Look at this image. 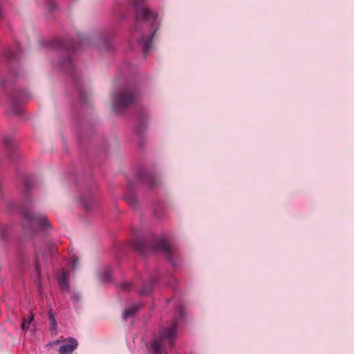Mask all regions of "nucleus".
I'll return each mask as SVG.
<instances>
[{"instance_id": "3", "label": "nucleus", "mask_w": 354, "mask_h": 354, "mask_svg": "<svg viewBox=\"0 0 354 354\" xmlns=\"http://www.w3.org/2000/svg\"><path fill=\"white\" fill-rule=\"evenodd\" d=\"M136 249L142 255L150 252L160 251L163 252L169 261H171V248L163 239L156 240L153 243H149L144 240H137L135 243Z\"/></svg>"}, {"instance_id": "20", "label": "nucleus", "mask_w": 354, "mask_h": 354, "mask_svg": "<svg viewBox=\"0 0 354 354\" xmlns=\"http://www.w3.org/2000/svg\"><path fill=\"white\" fill-rule=\"evenodd\" d=\"M50 322L51 328L53 329H55L56 326H57V324H56V322H55L54 317L51 315H50Z\"/></svg>"}, {"instance_id": "7", "label": "nucleus", "mask_w": 354, "mask_h": 354, "mask_svg": "<svg viewBox=\"0 0 354 354\" xmlns=\"http://www.w3.org/2000/svg\"><path fill=\"white\" fill-rule=\"evenodd\" d=\"M57 245L53 243H48L42 250L43 257L47 259L53 257L57 253Z\"/></svg>"}, {"instance_id": "28", "label": "nucleus", "mask_w": 354, "mask_h": 354, "mask_svg": "<svg viewBox=\"0 0 354 354\" xmlns=\"http://www.w3.org/2000/svg\"><path fill=\"white\" fill-rule=\"evenodd\" d=\"M23 96H24V98L25 97V93L24 92Z\"/></svg>"}, {"instance_id": "19", "label": "nucleus", "mask_w": 354, "mask_h": 354, "mask_svg": "<svg viewBox=\"0 0 354 354\" xmlns=\"http://www.w3.org/2000/svg\"><path fill=\"white\" fill-rule=\"evenodd\" d=\"M131 286H132L131 282H123L121 284V288L124 291L130 290Z\"/></svg>"}, {"instance_id": "21", "label": "nucleus", "mask_w": 354, "mask_h": 354, "mask_svg": "<svg viewBox=\"0 0 354 354\" xmlns=\"http://www.w3.org/2000/svg\"><path fill=\"white\" fill-rule=\"evenodd\" d=\"M47 3L48 4L49 7L52 10H55L56 8V4L54 0H46Z\"/></svg>"}, {"instance_id": "4", "label": "nucleus", "mask_w": 354, "mask_h": 354, "mask_svg": "<svg viewBox=\"0 0 354 354\" xmlns=\"http://www.w3.org/2000/svg\"><path fill=\"white\" fill-rule=\"evenodd\" d=\"M136 97V91L133 87L123 88L117 94L113 95V108L118 111L132 104Z\"/></svg>"}, {"instance_id": "25", "label": "nucleus", "mask_w": 354, "mask_h": 354, "mask_svg": "<svg viewBox=\"0 0 354 354\" xmlns=\"http://www.w3.org/2000/svg\"><path fill=\"white\" fill-rule=\"evenodd\" d=\"M73 296L75 297V299L77 300L79 299V297L77 295H76V293H73Z\"/></svg>"}, {"instance_id": "5", "label": "nucleus", "mask_w": 354, "mask_h": 354, "mask_svg": "<svg viewBox=\"0 0 354 354\" xmlns=\"http://www.w3.org/2000/svg\"><path fill=\"white\" fill-rule=\"evenodd\" d=\"M78 346L77 341L73 337L66 339V342L59 349V354H72Z\"/></svg>"}, {"instance_id": "27", "label": "nucleus", "mask_w": 354, "mask_h": 354, "mask_svg": "<svg viewBox=\"0 0 354 354\" xmlns=\"http://www.w3.org/2000/svg\"><path fill=\"white\" fill-rule=\"evenodd\" d=\"M70 49H71V50H73V49H74V48H73V46H71V47H70Z\"/></svg>"}, {"instance_id": "15", "label": "nucleus", "mask_w": 354, "mask_h": 354, "mask_svg": "<svg viewBox=\"0 0 354 354\" xmlns=\"http://www.w3.org/2000/svg\"><path fill=\"white\" fill-rule=\"evenodd\" d=\"M34 187V181L33 179L30 177H24V190L27 189L29 190Z\"/></svg>"}, {"instance_id": "6", "label": "nucleus", "mask_w": 354, "mask_h": 354, "mask_svg": "<svg viewBox=\"0 0 354 354\" xmlns=\"http://www.w3.org/2000/svg\"><path fill=\"white\" fill-rule=\"evenodd\" d=\"M82 203L86 211L91 210L95 206V198L93 194L90 192L85 194L82 196Z\"/></svg>"}, {"instance_id": "9", "label": "nucleus", "mask_w": 354, "mask_h": 354, "mask_svg": "<svg viewBox=\"0 0 354 354\" xmlns=\"http://www.w3.org/2000/svg\"><path fill=\"white\" fill-rule=\"evenodd\" d=\"M156 279L153 278V279H151L147 283H145L143 287L140 290V294L141 295H149L153 290V285L156 283Z\"/></svg>"}, {"instance_id": "11", "label": "nucleus", "mask_w": 354, "mask_h": 354, "mask_svg": "<svg viewBox=\"0 0 354 354\" xmlns=\"http://www.w3.org/2000/svg\"><path fill=\"white\" fill-rule=\"evenodd\" d=\"M8 62L9 63L10 68H11L12 65L19 62V54L18 53L10 51L8 54Z\"/></svg>"}, {"instance_id": "1", "label": "nucleus", "mask_w": 354, "mask_h": 354, "mask_svg": "<svg viewBox=\"0 0 354 354\" xmlns=\"http://www.w3.org/2000/svg\"><path fill=\"white\" fill-rule=\"evenodd\" d=\"M177 323L174 321L168 328L161 330L158 338L153 340L150 346L152 354H167V348L174 346L176 338Z\"/></svg>"}, {"instance_id": "16", "label": "nucleus", "mask_w": 354, "mask_h": 354, "mask_svg": "<svg viewBox=\"0 0 354 354\" xmlns=\"http://www.w3.org/2000/svg\"><path fill=\"white\" fill-rule=\"evenodd\" d=\"M62 66L63 68H66V70L72 68V62H71V57H66L64 61H63V63H62Z\"/></svg>"}, {"instance_id": "22", "label": "nucleus", "mask_w": 354, "mask_h": 354, "mask_svg": "<svg viewBox=\"0 0 354 354\" xmlns=\"http://www.w3.org/2000/svg\"><path fill=\"white\" fill-rule=\"evenodd\" d=\"M35 269H36L37 274V277H38V279H39V281H40L41 270L39 268V266L38 263L36 264Z\"/></svg>"}, {"instance_id": "2", "label": "nucleus", "mask_w": 354, "mask_h": 354, "mask_svg": "<svg viewBox=\"0 0 354 354\" xmlns=\"http://www.w3.org/2000/svg\"><path fill=\"white\" fill-rule=\"evenodd\" d=\"M24 234L35 233L39 229L44 231L50 228V224L44 214H36L24 208Z\"/></svg>"}, {"instance_id": "12", "label": "nucleus", "mask_w": 354, "mask_h": 354, "mask_svg": "<svg viewBox=\"0 0 354 354\" xmlns=\"http://www.w3.org/2000/svg\"><path fill=\"white\" fill-rule=\"evenodd\" d=\"M140 308V305L134 304L130 308H127L124 313V318L126 319L130 317L133 316L138 312Z\"/></svg>"}, {"instance_id": "8", "label": "nucleus", "mask_w": 354, "mask_h": 354, "mask_svg": "<svg viewBox=\"0 0 354 354\" xmlns=\"http://www.w3.org/2000/svg\"><path fill=\"white\" fill-rule=\"evenodd\" d=\"M3 142L9 154L12 156L17 147L15 140L12 137L5 136Z\"/></svg>"}, {"instance_id": "13", "label": "nucleus", "mask_w": 354, "mask_h": 354, "mask_svg": "<svg viewBox=\"0 0 354 354\" xmlns=\"http://www.w3.org/2000/svg\"><path fill=\"white\" fill-rule=\"evenodd\" d=\"M144 180L149 185V186L151 188H153L159 184V180L154 176L147 175Z\"/></svg>"}, {"instance_id": "14", "label": "nucleus", "mask_w": 354, "mask_h": 354, "mask_svg": "<svg viewBox=\"0 0 354 354\" xmlns=\"http://www.w3.org/2000/svg\"><path fill=\"white\" fill-rule=\"evenodd\" d=\"M127 203L133 207H136L138 204L137 197L134 194L130 193L125 196Z\"/></svg>"}, {"instance_id": "17", "label": "nucleus", "mask_w": 354, "mask_h": 354, "mask_svg": "<svg viewBox=\"0 0 354 354\" xmlns=\"http://www.w3.org/2000/svg\"><path fill=\"white\" fill-rule=\"evenodd\" d=\"M65 342H66V339L61 338V339L49 342L48 346L53 347V346H55L60 343H65Z\"/></svg>"}, {"instance_id": "18", "label": "nucleus", "mask_w": 354, "mask_h": 354, "mask_svg": "<svg viewBox=\"0 0 354 354\" xmlns=\"http://www.w3.org/2000/svg\"><path fill=\"white\" fill-rule=\"evenodd\" d=\"M34 319V315L33 314H30L29 317H28V322L26 321V319L24 318V324H23V326H24V330L29 326V325L30 324V323L32 322V320Z\"/></svg>"}, {"instance_id": "26", "label": "nucleus", "mask_w": 354, "mask_h": 354, "mask_svg": "<svg viewBox=\"0 0 354 354\" xmlns=\"http://www.w3.org/2000/svg\"><path fill=\"white\" fill-rule=\"evenodd\" d=\"M1 16H2V12H1V10H0V18L1 17Z\"/></svg>"}, {"instance_id": "10", "label": "nucleus", "mask_w": 354, "mask_h": 354, "mask_svg": "<svg viewBox=\"0 0 354 354\" xmlns=\"http://www.w3.org/2000/svg\"><path fill=\"white\" fill-rule=\"evenodd\" d=\"M59 281L62 289L64 290L69 289V275L67 272H62L59 274Z\"/></svg>"}, {"instance_id": "23", "label": "nucleus", "mask_w": 354, "mask_h": 354, "mask_svg": "<svg viewBox=\"0 0 354 354\" xmlns=\"http://www.w3.org/2000/svg\"><path fill=\"white\" fill-rule=\"evenodd\" d=\"M77 261H78V259H74L73 261V263H72V269L74 270L75 269H77Z\"/></svg>"}, {"instance_id": "24", "label": "nucleus", "mask_w": 354, "mask_h": 354, "mask_svg": "<svg viewBox=\"0 0 354 354\" xmlns=\"http://www.w3.org/2000/svg\"><path fill=\"white\" fill-rule=\"evenodd\" d=\"M178 315H179L180 318H183V311L182 308L179 309V310H178Z\"/></svg>"}]
</instances>
